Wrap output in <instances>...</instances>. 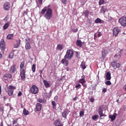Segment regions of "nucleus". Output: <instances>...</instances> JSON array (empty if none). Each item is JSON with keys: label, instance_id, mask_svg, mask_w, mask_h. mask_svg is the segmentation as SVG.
<instances>
[{"label": "nucleus", "instance_id": "obj_5", "mask_svg": "<svg viewBox=\"0 0 126 126\" xmlns=\"http://www.w3.org/2000/svg\"><path fill=\"white\" fill-rule=\"evenodd\" d=\"M31 93L32 94H37L39 92V88L35 85H33L30 88Z\"/></svg>", "mask_w": 126, "mask_h": 126}, {"label": "nucleus", "instance_id": "obj_51", "mask_svg": "<svg viewBox=\"0 0 126 126\" xmlns=\"http://www.w3.org/2000/svg\"><path fill=\"white\" fill-rule=\"evenodd\" d=\"M38 2L39 4H42L43 3V0H38Z\"/></svg>", "mask_w": 126, "mask_h": 126}, {"label": "nucleus", "instance_id": "obj_21", "mask_svg": "<svg viewBox=\"0 0 126 126\" xmlns=\"http://www.w3.org/2000/svg\"><path fill=\"white\" fill-rule=\"evenodd\" d=\"M43 83L44 86H45L46 88H49V87H51L50 84L48 82V81L46 80H43Z\"/></svg>", "mask_w": 126, "mask_h": 126}, {"label": "nucleus", "instance_id": "obj_15", "mask_svg": "<svg viewBox=\"0 0 126 126\" xmlns=\"http://www.w3.org/2000/svg\"><path fill=\"white\" fill-rule=\"evenodd\" d=\"M3 78L5 80H7V79H10L12 78V75L11 74L7 73L3 75Z\"/></svg>", "mask_w": 126, "mask_h": 126}, {"label": "nucleus", "instance_id": "obj_49", "mask_svg": "<svg viewBox=\"0 0 126 126\" xmlns=\"http://www.w3.org/2000/svg\"><path fill=\"white\" fill-rule=\"evenodd\" d=\"M90 101V102H92V103H93V102H94V98H93V97L91 98Z\"/></svg>", "mask_w": 126, "mask_h": 126}, {"label": "nucleus", "instance_id": "obj_2", "mask_svg": "<svg viewBox=\"0 0 126 126\" xmlns=\"http://www.w3.org/2000/svg\"><path fill=\"white\" fill-rule=\"evenodd\" d=\"M24 65H25V61H23L20 65V76L21 77V79L22 80H23V81H25V79L26 78V77L25 76V72H26V68H25Z\"/></svg>", "mask_w": 126, "mask_h": 126}, {"label": "nucleus", "instance_id": "obj_12", "mask_svg": "<svg viewBox=\"0 0 126 126\" xmlns=\"http://www.w3.org/2000/svg\"><path fill=\"white\" fill-rule=\"evenodd\" d=\"M120 32V31L119 30V28H115L113 29V34L114 36H115V37H117L118 36V34Z\"/></svg>", "mask_w": 126, "mask_h": 126}, {"label": "nucleus", "instance_id": "obj_48", "mask_svg": "<svg viewBox=\"0 0 126 126\" xmlns=\"http://www.w3.org/2000/svg\"><path fill=\"white\" fill-rule=\"evenodd\" d=\"M102 92L103 93H106V92H107V89L104 88L102 90Z\"/></svg>", "mask_w": 126, "mask_h": 126}, {"label": "nucleus", "instance_id": "obj_27", "mask_svg": "<svg viewBox=\"0 0 126 126\" xmlns=\"http://www.w3.org/2000/svg\"><path fill=\"white\" fill-rule=\"evenodd\" d=\"M83 13L85 15V16L86 17L88 18V17L89 16V11H88V10L84 11Z\"/></svg>", "mask_w": 126, "mask_h": 126}, {"label": "nucleus", "instance_id": "obj_13", "mask_svg": "<svg viewBox=\"0 0 126 126\" xmlns=\"http://www.w3.org/2000/svg\"><path fill=\"white\" fill-rule=\"evenodd\" d=\"M16 66L15 64L12 65L10 69V72L11 73H14L15 72H16Z\"/></svg>", "mask_w": 126, "mask_h": 126}, {"label": "nucleus", "instance_id": "obj_43", "mask_svg": "<svg viewBox=\"0 0 126 126\" xmlns=\"http://www.w3.org/2000/svg\"><path fill=\"white\" fill-rule=\"evenodd\" d=\"M84 115V112L81 111L80 112V117H83V115Z\"/></svg>", "mask_w": 126, "mask_h": 126}, {"label": "nucleus", "instance_id": "obj_8", "mask_svg": "<svg viewBox=\"0 0 126 126\" xmlns=\"http://www.w3.org/2000/svg\"><path fill=\"white\" fill-rule=\"evenodd\" d=\"M0 49L1 51L5 50V42L3 39H1L0 42Z\"/></svg>", "mask_w": 126, "mask_h": 126}, {"label": "nucleus", "instance_id": "obj_36", "mask_svg": "<svg viewBox=\"0 0 126 126\" xmlns=\"http://www.w3.org/2000/svg\"><path fill=\"white\" fill-rule=\"evenodd\" d=\"M37 101H38V102L39 103H42V104H43V103H44V99H41V98H38V99H37Z\"/></svg>", "mask_w": 126, "mask_h": 126}, {"label": "nucleus", "instance_id": "obj_59", "mask_svg": "<svg viewBox=\"0 0 126 126\" xmlns=\"http://www.w3.org/2000/svg\"><path fill=\"white\" fill-rule=\"evenodd\" d=\"M123 51H124L123 49H121V50H120L119 53H120V54H122V53H123Z\"/></svg>", "mask_w": 126, "mask_h": 126}, {"label": "nucleus", "instance_id": "obj_60", "mask_svg": "<svg viewBox=\"0 0 126 126\" xmlns=\"http://www.w3.org/2000/svg\"><path fill=\"white\" fill-rule=\"evenodd\" d=\"M77 99V97H76V96H75V97L73 98L74 101H76Z\"/></svg>", "mask_w": 126, "mask_h": 126}, {"label": "nucleus", "instance_id": "obj_1", "mask_svg": "<svg viewBox=\"0 0 126 126\" xmlns=\"http://www.w3.org/2000/svg\"><path fill=\"white\" fill-rule=\"evenodd\" d=\"M50 6H51L50 5L45 6L40 11V14L44 15V17L47 20H50L53 17V10L50 8Z\"/></svg>", "mask_w": 126, "mask_h": 126}, {"label": "nucleus", "instance_id": "obj_55", "mask_svg": "<svg viewBox=\"0 0 126 126\" xmlns=\"http://www.w3.org/2000/svg\"><path fill=\"white\" fill-rule=\"evenodd\" d=\"M101 35L102 34H101V32H98L97 34L98 37H101Z\"/></svg>", "mask_w": 126, "mask_h": 126}, {"label": "nucleus", "instance_id": "obj_17", "mask_svg": "<svg viewBox=\"0 0 126 126\" xmlns=\"http://www.w3.org/2000/svg\"><path fill=\"white\" fill-rule=\"evenodd\" d=\"M35 110L37 112H39V111H41V110H42V104L39 103H36Z\"/></svg>", "mask_w": 126, "mask_h": 126}, {"label": "nucleus", "instance_id": "obj_63", "mask_svg": "<svg viewBox=\"0 0 126 126\" xmlns=\"http://www.w3.org/2000/svg\"><path fill=\"white\" fill-rule=\"evenodd\" d=\"M0 126H3V122H1L0 125Z\"/></svg>", "mask_w": 126, "mask_h": 126}, {"label": "nucleus", "instance_id": "obj_16", "mask_svg": "<svg viewBox=\"0 0 126 126\" xmlns=\"http://www.w3.org/2000/svg\"><path fill=\"white\" fill-rule=\"evenodd\" d=\"M118 114L117 113H114L113 115H110L109 116V119H111V122H114L115 121L116 118L117 117Z\"/></svg>", "mask_w": 126, "mask_h": 126}, {"label": "nucleus", "instance_id": "obj_23", "mask_svg": "<svg viewBox=\"0 0 126 126\" xmlns=\"http://www.w3.org/2000/svg\"><path fill=\"white\" fill-rule=\"evenodd\" d=\"M105 77L107 80H111V73L110 72H107L106 74Z\"/></svg>", "mask_w": 126, "mask_h": 126}, {"label": "nucleus", "instance_id": "obj_42", "mask_svg": "<svg viewBox=\"0 0 126 126\" xmlns=\"http://www.w3.org/2000/svg\"><path fill=\"white\" fill-rule=\"evenodd\" d=\"M121 66V64H120V63H116V68H120V67Z\"/></svg>", "mask_w": 126, "mask_h": 126}, {"label": "nucleus", "instance_id": "obj_52", "mask_svg": "<svg viewBox=\"0 0 126 126\" xmlns=\"http://www.w3.org/2000/svg\"><path fill=\"white\" fill-rule=\"evenodd\" d=\"M3 101H5L7 99V97H6V96H3Z\"/></svg>", "mask_w": 126, "mask_h": 126}, {"label": "nucleus", "instance_id": "obj_62", "mask_svg": "<svg viewBox=\"0 0 126 126\" xmlns=\"http://www.w3.org/2000/svg\"><path fill=\"white\" fill-rule=\"evenodd\" d=\"M1 58H2V54H1V53H0V59H1Z\"/></svg>", "mask_w": 126, "mask_h": 126}, {"label": "nucleus", "instance_id": "obj_57", "mask_svg": "<svg viewBox=\"0 0 126 126\" xmlns=\"http://www.w3.org/2000/svg\"><path fill=\"white\" fill-rule=\"evenodd\" d=\"M18 47H19V45H17V44H15L14 46V48H18Z\"/></svg>", "mask_w": 126, "mask_h": 126}, {"label": "nucleus", "instance_id": "obj_53", "mask_svg": "<svg viewBox=\"0 0 126 126\" xmlns=\"http://www.w3.org/2000/svg\"><path fill=\"white\" fill-rule=\"evenodd\" d=\"M123 89H124V90L126 91V84H125L123 87Z\"/></svg>", "mask_w": 126, "mask_h": 126}, {"label": "nucleus", "instance_id": "obj_37", "mask_svg": "<svg viewBox=\"0 0 126 126\" xmlns=\"http://www.w3.org/2000/svg\"><path fill=\"white\" fill-rule=\"evenodd\" d=\"M81 66L82 67L83 69H85L86 68V66H85V63H82L81 64Z\"/></svg>", "mask_w": 126, "mask_h": 126}, {"label": "nucleus", "instance_id": "obj_18", "mask_svg": "<svg viewBox=\"0 0 126 126\" xmlns=\"http://www.w3.org/2000/svg\"><path fill=\"white\" fill-rule=\"evenodd\" d=\"M79 82V83H81L84 87H87V85H86V84H84L86 82L85 79H84V78L80 79Z\"/></svg>", "mask_w": 126, "mask_h": 126}, {"label": "nucleus", "instance_id": "obj_54", "mask_svg": "<svg viewBox=\"0 0 126 126\" xmlns=\"http://www.w3.org/2000/svg\"><path fill=\"white\" fill-rule=\"evenodd\" d=\"M120 57V58H121V55H117V54H116L115 55V56H114V57L115 58H118V57Z\"/></svg>", "mask_w": 126, "mask_h": 126}, {"label": "nucleus", "instance_id": "obj_3", "mask_svg": "<svg viewBox=\"0 0 126 126\" xmlns=\"http://www.w3.org/2000/svg\"><path fill=\"white\" fill-rule=\"evenodd\" d=\"M16 89V86L10 85L7 89V91H6V92H7L9 96H12V95H13V92H14V90Z\"/></svg>", "mask_w": 126, "mask_h": 126}, {"label": "nucleus", "instance_id": "obj_25", "mask_svg": "<svg viewBox=\"0 0 126 126\" xmlns=\"http://www.w3.org/2000/svg\"><path fill=\"white\" fill-rule=\"evenodd\" d=\"M94 22L96 24L97 23H104V21L101 20L100 18H97L95 21Z\"/></svg>", "mask_w": 126, "mask_h": 126}, {"label": "nucleus", "instance_id": "obj_58", "mask_svg": "<svg viewBox=\"0 0 126 126\" xmlns=\"http://www.w3.org/2000/svg\"><path fill=\"white\" fill-rule=\"evenodd\" d=\"M39 73H40V74H42L43 73V70H39Z\"/></svg>", "mask_w": 126, "mask_h": 126}, {"label": "nucleus", "instance_id": "obj_44", "mask_svg": "<svg viewBox=\"0 0 126 126\" xmlns=\"http://www.w3.org/2000/svg\"><path fill=\"white\" fill-rule=\"evenodd\" d=\"M20 42H21L20 40L16 41L17 45L18 46H20Z\"/></svg>", "mask_w": 126, "mask_h": 126}, {"label": "nucleus", "instance_id": "obj_28", "mask_svg": "<svg viewBox=\"0 0 126 126\" xmlns=\"http://www.w3.org/2000/svg\"><path fill=\"white\" fill-rule=\"evenodd\" d=\"M116 64H117V62L116 61H113L111 63V65L112 67L114 68V69H116Z\"/></svg>", "mask_w": 126, "mask_h": 126}, {"label": "nucleus", "instance_id": "obj_35", "mask_svg": "<svg viewBox=\"0 0 126 126\" xmlns=\"http://www.w3.org/2000/svg\"><path fill=\"white\" fill-rule=\"evenodd\" d=\"M98 118H99V115H96L93 116L92 117V119H93V120L95 121V120H96V119H98Z\"/></svg>", "mask_w": 126, "mask_h": 126}, {"label": "nucleus", "instance_id": "obj_10", "mask_svg": "<svg viewBox=\"0 0 126 126\" xmlns=\"http://www.w3.org/2000/svg\"><path fill=\"white\" fill-rule=\"evenodd\" d=\"M3 8L5 10L8 11L10 9V3L8 2H5L3 4Z\"/></svg>", "mask_w": 126, "mask_h": 126}, {"label": "nucleus", "instance_id": "obj_29", "mask_svg": "<svg viewBox=\"0 0 126 126\" xmlns=\"http://www.w3.org/2000/svg\"><path fill=\"white\" fill-rule=\"evenodd\" d=\"M8 26H9V25L8 24V23H5L3 27V30H6V29L8 28Z\"/></svg>", "mask_w": 126, "mask_h": 126}, {"label": "nucleus", "instance_id": "obj_64", "mask_svg": "<svg viewBox=\"0 0 126 126\" xmlns=\"http://www.w3.org/2000/svg\"><path fill=\"white\" fill-rule=\"evenodd\" d=\"M54 99H55V100H58V96H55V97H54Z\"/></svg>", "mask_w": 126, "mask_h": 126}, {"label": "nucleus", "instance_id": "obj_22", "mask_svg": "<svg viewBox=\"0 0 126 126\" xmlns=\"http://www.w3.org/2000/svg\"><path fill=\"white\" fill-rule=\"evenodd\" d=\"M56 49L58 51H63V46L62 45V44H59L57 45Z\"/></svg>", "mask_w": 126, "mask_h": 126}, {"label": "nucleus", "instance_id": "obj_31", "mask_svg": "<svg viewBox=\"0 0 126 126\" xmlns=\"http://www.w3.org/2000/svg\"><path fill=\"white\" fill-rule=\"evenodd\" d=\"M67 114V111H66V110L64 111V112L62 113V117L65 118H66Z\"/></svg>", "mask_w": 126, "mask_h": 126}, {"label": "nucleus", "instance_id": "obj_47", "mask_svg": "<svg viewBox=\"0 0 126 126\" xmlns=\"http://www.w3.org/2000/svg\"><path fill=\"white\" fill-rule=\"evenodd\" d=\"M22 95V93L21 92H19V93L18 94V96L20 97V96Z\"/></svg>", "mask_w": 126, "mask_h": 126}, {"label": "nucleus", "instance_id": "obj_11", "mask_svg": "<svg viewBox=\"0 0 126 126\" xmlns=\"http://www.w3.org/2000/svg\"><path fill=\"white\" fill-rule=\"evenodd\" d=\"M53 125L55 126H59L63 125V124H62V121L60 120V119H58L54 122Z\"/></svg>", "mask_w": 126, "mask_h": 126}, {"label": "nucleus", "instance_id": "obj_38", "mask_svg": "<svg viewBox=\"0 0 126 126\" xmlns=\"http://www.w3.org/2000/svg\"><path fill=\"white\" fill-rule=\"evenodd\" d=\"M104 2H105V0H99V5H101V4H104Z\"/></svg>", "mask_w": 126, "mask_h": 126}, {"label": "nucleus", "instance_id": "obj_24", "mask_svg": "<svg viewBox=\"0 0 126 126\" xmlns=\"http://www.w3.org/2000/svg\"><path fill=\"white\" fill-rule=\"evenodd\" d=\"M25 49L27 50H30V49H31V45H30V43L26 42Z\"/></svg>", "mask_w": 126, "mask_h": 126}, {"label": "nucleus", "instance_id": "obj_32", "mask_svg": "<svg viewBox=\"0 0 126 126\" xmlns=\"http://www.w3.org/2000/svg\"><path fill=\"white\" fill-rule=\"evenodd\" d=\"M32 72H35V71H36V65L34 64H32Z\"/></svg>", "mask_w": 126, "mask_h": 126}, {"label": "nucleus", "instance_id": "obj_14", "mask_svg": "<svg viewBox=\"0 0 126 126\" xmlns=\"http://www.w3.org/2000/svg\"><path fill=\"white\" fill-rule=\"evenodd\" d=\"M98 114L100 118H102V117H106V115L103 113V109H102L101 106H100L98 108Z\"/></svg>", "mask_w": 126, "mask_h": 126}, {"label": "nucleus", "instance_id": "obj_50", "mask_svg": "<svg viewBox=\"0 0 126 126\" xmlns=\"http://www.w3.org/2000/svg\"><path fill=\"white\" fill-rule=\"evenodd\" d=\"M77 31H78V29H76L73 30V32L74 33H76V32H77Z\"/></svg>", "mask_w": 126, "mask_h": 126}, {"label": "nucleus", "instance_id": "obj_20", "mask_svg": "<svg viewBox=\"0 0 126 126\" xmlns=\"http://www.w3.org/2000/svg\"><path fill=\"white\" fill-rule=\"evenodd\" d=\"M82 44H83V42H82L81 40H77L76 42V44L77 47H79L80 48L82 47Z\"/></svg>", "mask_w": 126, "mask_h": 126}, {"label": "nucleus", "instance_id": "obj_33", "mask_svg": "<svg viewBox=\"0 0 126 126\" xmlns=\"http://www.w3.org/2000/svg\"><path fill=\"white\" fill-rule=\"evenodd\" d=\"M52 104L53 105V108L56 109V108H57V103H56V102L53 101L52 102Z\"/></svg>", "mask_w": 126, "mask_h": 126}, {"label": "nucleus", "instance_id": "obj_6", "mask_svg": "<svg viewBox=\"0 0 126 126\" xmlns=\"http://www.w3.org/2000/svg\"><path fill=\"white\" fill-rule=\"evenodd\" d=\"M119 22L121 26H126V17L123 16L119 19Z\"/></svg>", "mask_w": 126, "mask_h": 126}, {"label": "nucleus", "instance_id": "obj_46", "mask_svg": "<svg viewBox=\"0 0 126 126\" xmlns=\"http://www.w3.org/2000/svg\"><path fill=\"white\" fill-rule=\"evenodd\" d=\"M17 121H18L17 119L16 120H14L13 122V125H15V124H17Z\"/></svg>", "mask_w": 126, "mask_h": 126}, {"label": "nucleus", "instance_id": "obj_30", "mask_svg": "<svg viewBox=\"0 0 126 126\" xmlns=\"http://www.w3.org/2000/svg\"><path fill=\"white\" fill-rule=\"evenodd\" d=\"M23 114L25 116H27V115H29V111H28L27 110H26V109H24L23 110Z\"/></svg>", "mask_w": 126, "mask_h": 126}, {"label": "nucleus", "instance_id": "obj_7", "mask_svg": "<svg viewBox=\"0 0 126 126\" xmlns=\"http://www.w3.org/2000/svg\"><path fill=\"white\" fill-rule=\"evenodd\" d=\"M109 54L108 50L106 49H102L101 51V61H104L107 55Z\"/></svg>", "mask_w": 126, "mask_h": 126}, {"label": "nucleus", "instance_id": "obj_9", "mask_svg": "<svg viewBox=\"0 0 126 126\" xmlns=\"http://www.w3.org/2000/svg\"><path fill=\"white\" fill-rule=\"evenodd\" d=\"M61 63H63V64H64L65 66H68L69 62L67 58H64V59L62 60Z\"/></svg>", "mask_w": 126, "mask_h": 126}, {"label": "nucleus", "instance_id": "obj_4", "mask_svg": "<svg viewBox=\"0 0 126 126\" xmlns=\"http://www.w3.org/2000/svg\"><path fill=\"white\" fill-rule=\"evenodd\" d=\"M73 51L71 49H68L66 51V54L64 56V58H67V60H71L73 57Z\"/></svg>", "mask_w": 126, "mask_h": 126}, {"label": "nucleus", "instance_id": "obj_34", "mask_svg": "<svg viewBox=\"0 0 126 126\" xmlns=\"http://www.w3.org/2000/svg\"><path fill=\"white\" fill-rule=\"evenodd\" d=\"M14 56V53L13 52H11L9 55V59H12V58H13Z\"/></svg>", "mask_w": 126, "mask_h": 126}, {"label": "nucleus", "instance_id": "obj_45", "mask_svg": "<svg viewBox=\"0 0 126 126\" xmlns=\"http://www.w3.org/2000/svg\"><path fill=\"white\" fill-rule=\"evenodd\" d=\"M62 2L64 4H66V3H67L66 0H62Z\"/></svg>", "mask_w": 126, "mask_h": 126}, {"label": "nucleus", "instance_id": "obj_40", "mask_svg": "<svg viewBox=\"0 0 126 126\" xmlns=\"http://www.w3.org/2000/svg\"><path fill=\"white\" fill-rule=\"evenodd\" d=\"M105 84L106 85H111V84H112V83H111V81H107L105 82Z\"/></svg>", "mask_w": 126, "mask_h": 126}, {"label": "nucleus", "instance_id": "obj_41", "mask_svg": "<svg viewBox=\"0 0 126 126\" xmlns=\"http://www.w3.org/2000/svg\"><path fill=\"white\" fill-rule=\"evenodd\" d=\"M26 43H29L30 42V38L27 37L25 39Z\"/></svg>", "mask_w": 126, "mask_h": 126}, {"label": "nucleus", "instance_id": "obj_26", "mask_svg": "<svg viewBox=\"0 0 126 126\" xmlns=\"http://www.w3.org/2000/svg\"><path fill=\"white\" fill-rule=\"evenodd\" d=\"M13 36H14L13 33H12V34H8L7 35V39L8 40H12V39H13Z\"/></svg>", "mask_w": 126, "mask_h": 126}, {"label": "nucleus", "instance_id": "obj_19", "mask_svg": "<svg viewBox=\"0 0 126 126\" xmlns=\"http://www.w3.org/2000/svg\"><path fill=\"white\" fill-rule=\"evenodd\" d=\"M108 10V9L107 8V6H102L101 7V9H100V12L101 13H105L106 11Z\"/></svg>", "mask_w": 126, "mask_h": 126}, {"label": "nucleus", "instance_id": "obj_39", "mask_svg": "<svg viewBox=\"0 0 126 126\" xmlns=\"http://www.w3.org/2000/svg\"><path fill=\"white\" fill-rule=\"evenodd\" d=\"M81 87V85L80 84H77L75 86V88H77V89H79Z\"/></svg>", "mask_w": 126, "mask_h": 126}, {"label": "nucleus", "instance_id": "obj_61", "mask_svg": "<svg viewBox=\"0 0 126 126\" xmlns=\"http://www.w3.org/2000/svg\"><path fill=\"white\" fill-rule=\"evenodd\" d=\"M0 94H1V86H0Z\"/></svg>", "mask_w": 126, "mask_h": 126}, {"label": "nucleus", "instance_id": "obj_56", "mask_svg": "<svg viewBox=\"0 0 126 126\" xmlns=\"http://www.w3.org/2000/svg\"><path fill=\"white\" fill-rule=\"evenodd\" d=\"M69 69H70L69 67H67L66 68V71H69Z\"/></svg>", "mask_w": 126, "mask_h": 126}]
</instances>
